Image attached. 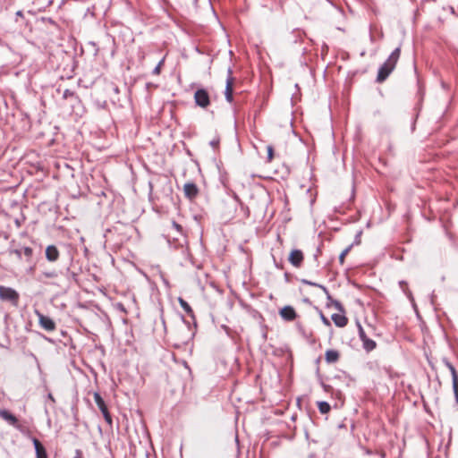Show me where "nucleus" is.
<instances>
[{"instance_id":"1","label":"nucleus","mask_w":458,"mask_h":458,"mask_svg":"<svg viewBox=\"0 0 458 458\" xmlns=\"http://www.w3.org/2000/svg\"><path fill=\"white\" fill-rule=\"evenodd\" d=\"M401 48L396 47L389 55L387 60L379 67L377 76V81L381 83L386 80L391 72L395 68V65L400 58Z\"/></svg>"},{"instance_id":"2","label":"nucleus","mask_w":458,"mask_h":458,"mask_svg":"<svg viewBox=\"0 0 458 458\" xmlns=\"http://www.w3.org/2000/svg\"><path fill=\"white\" fill-rule=\"evenodd\" d=\"M0 418L4 420L9 425L13 426L21 433L26 435L29 432L28 428L20 424L17 418L7 410H0Z\"/></svg>"},{"instance_id":"3","label":"nucleus","mask_w":458,"mask_h":458,"mask_svg":"<svg viewBox=\"0 0 458 458\" xmlns=\"http://www.w3.org/2000/svg\"><path fill=\"white\" fill-rule=\"evenodd\" d=\"M194 101L198 106L207 108L210 105L208 92L204 89H197L194 93Z\"/></svg>"},{"instance_id":"4","label":"nucleus","mask_w":458,"mask_h":458,"mask_svg":"<svg viewBox=\"0 0 458 458\" xmlns=\"http://www.w3.org/2000/svg\"><path fill=\"white\" fill-rule=\"evenodd\" d=\"M0 299L16 304L19 301V293L11 287L0 285Z\"/></svg>"},{"instance_id":"5","label":"nucleus","mask_w":458,"mask_h":458,"mask_svg":"<svg viewBox=\"0 0 458 458\" xmlns=\"http://www.w3.org/2000/svg\"><path fill=\"white\" fill-rule=\"evenodd\" d=\"M94 401L98 407V409L101 411L105 420L107 424L112 425V417L108 411L107 406L106 405L105 401L101 397V395L98 393L94 394Z\"/></svg>"},{"instance_id":"6","label":"nucleus","mask_w":458,"mask_h":458,"mask_svg":"<svg viewBox=\"0 0 458 458\" xmlns=\"http://www.w3.org/2000/svg\"><path fill=\"white\" fill-rule=\"evenodd\" d=\"M227 78H226V84H225V99L232 103L233 100V84H234V78L233 77V72L232 69L229 68L227 71Z\"/></svg>"},{"instance_id":"7","label":"nucleus","mask_w":458,"mask_h":458,"mask_svg":"<svg viewBox=\"0 0 458 458\" xmlns=\"http://www.w3.org/2000/svg\"><path fill=\"white\" fill-rule=\"evenodd\" d=\"M35 313L38 316V323L42 328L48 332L54 331L55 329V323L51 318L43 315L38 310H36Z\"/></svg>"},{"instance_id":"8","label":"nucleus","mask_w":458,"mask_h":458,"mask_svg":"<svg viewBox=\"0 0 458 458\" xmlns=\"http://www.w3.org/2000/svg\"><path fill=\"white\" fill-rule=\"evenodd\" d=\"M445 365L452 376L453 391L454 394L455 403L458 404V372L449 361H445Z\"/></svg>"},{"instance_id":"9","label":"nucleus","mask_w":458,"mask_h":458,"mask_svg":"<svg viewBox=\"0 0 458 458\" xmlns=\"http://www.w3.org/2000/svg\"><path fill=\"white\" fill-rule=\"evenodd\" d=\"M303 259L304 256L301 250H293L288 258L289 262L295 267H300Z\"/></svg>"},{"instance_id":"10","label":"nucleus","mask_w":458,"mask_h":458,"mask_svg":"<svg viewBox=\"0 0 458 458\" xmlns=\"http://www.w3.org/2000/svg\"><path fill=\"white\" fill-rule=\"evenodd\" d=\"M183 192L187 199L192 200L199 195V188L194 182H186L183 185Z\"/></svg>"},{"instance_id":"11","label":"nucleus","mask_w":458,"mask_h":458,"mask_svg":"<svg viewBox=\"0 0 458 458\" xmlns=\"http://www.w3.org/2000/svg\"><path fill=\"white\" fill-rule=\"evenodd\" d=\"M279 314H280L281 318L285 321H293L297 317L295 310L293 309V307H292L290 305H286V306L283 307L280 310Z\"/></svg>"},{"instance_id":"12","label":"nucleus","mask_w":458,"mask_h":458,"mask_svg":"<svg viewBox=\"0 0 458 458\" xmlns=\"http://www.w3.org/2000/svg\"><path fill=\"white\" fill-rule=\"evenodd\" d=\"M46 258L50 262H55L59 259V250L55 245H49L47 247Z\"/></svg>"},{"instance_id":"13","label":"nucleus","mask_w":458,"mask_h":458,"mask_svg":"<svg viewBox=\"0 0 458 458\" xmlns=\"http://www.w3.org/2000/svg\"><path fill=\"white\" fill-rule=\"evenodd\" d=\"M32 442L35 447L37 458H47V451L39 440L33 437Z\"/></svg>"},{"instance_id":"14","label":"nucleus","mask_w":458,"mask_h":458,"mask_svg":"<svg viewBox=\"0 0 458 458\" xmlns=\"http://www.w3.org/2000/svg\"><path fill=\"white\" fill-rule=\"evenodd\" d=\"M332 320L335 325L338 327H344L348 323V318L345 317L344 313H335L331 316Z\"/></svg>"},{"instance_id":"15","label":"nucleus","mask_w":458,"mask_h":458,"mask_svg":"<svg viewBox=\"0 0 458 458\" xmlns=\"http://www.w3.org/2000/svg\"><path fill=\"white\" fill-rule=\"evenodd\" d=\"M325 359L327 363L336 362L339 359V353L335 350H327L325 354Z\"/></svg>"},{"instance_id":"16","label":"nucleus","mask_w":458,"mask_h":458,"mask_svg":"<svg viewBox=\"0 0 458 458\" xmlns=\"http://www.w3.org/2000/svg\"><path fill=\"white\" fill-rule=\"evenodd\" d=\"M362 344L363 348L368 352L374 350L377 346L376 342L369 339V337L363 339Z\"/></svg>"},{"instance_id":"17","label":"nucleus","mask_w":458,"mask_h":458,"mask_svg":"<svg viewBox=\"0 0 458 458\" xmlns=\"http://www.w3.org/2000/svg\"><path fill=\"white\" fill-rule=\"evenodd\" d=\"M318 407L319 411L322 414H326V413L329 412V411L331 409L329 403L327 402H319Z\"/></svg>"},{"instance_id":"18","label":"nucleus","mask_w":458,"mask_h":458,"mask_svg":"<svg viewBox=\"0 0 458 458\" xmlns=\"http://www.w3.org/2000/svg\"><path fill=\"white\" fill-rule=\"evenodd\" d=\"M62 96H63L64 99H69V98H75V99H77L78 98L76 93L73 90H71V89H64L63 91V95Z\"/></svg>"},{"instance_id":"19","label":"nucleus","mask_w":458,"mask_h":458,"mask_svg":"<svg viewBox=\"0 0 458 458\" xmlns=\"http://www.w3.org/2000/svg\"><path fill=\"white\" fill-rule=\"evenodd\" d=\"M179 303L186 313H188V314L192 313V310H191V306L182 298H179Z\"/></svg>"},{"instance_id":"20","label":"nucleus","mask_w":458,"mask_h":458,"mask_svg":"<svg viewBox=\"0 0 458 458\" xmlns=\"http://www.w3.org/2000/svg\"><path fill=\"white\" fill-rule=\"evenodd\" d=\"M352 247V245H349L339 255V262H340L341 265H344V259H345L346 255L349 253V251L351 250Z\"/></svg>"},{"instance_id":"21","label":"nucleus","mask_w":458,"mask_h":458,"mask_svg":"<svg viewBox=\"0 0 458 458\" xmlns=\"http://www.w3.org/2000/svg\"><path fill=\"white\" fill-rule=\"evenodd\" d=\"M164 63H165V57H163V58L159 61V63L157 64V65L154 68V70H153V72H153V74H155V75H159V74H160V72H161V68H162V66H163Z\"/></svg>"},{"instance_id":"22","label":"nucleus","mask_w":458,"mask_h":458,"mask_svg":"<svg viewBox=\"0 0 458 458\" xmlns=\"http://www.w3.org/2000/svg\"><path fill=\"white\" fill-rule=\"evenodd\" d=\"M21 251L23 254L28 258V259H30V258L33 255V250L30 247H24Z\"/></svg>"},{"instance_id":"23","label":"nucleus","mask_w":458,"mask_h":458,"mask_svg":"<svg viewBox=\"0 0 458 458\" xmlns=\"http://www.w3.org/2000/svg\"><path fill=\"white\" fill-rule=\"evenodd\" d=\"M267 161L271 162L274 157V148L272 146L269 145V146H267Z\"/></svg>"},{"instance_id":"24","label":"nucleus","mask_w":458,"mask_h":458,"mask_svg":"<svg viewBox=\"0 0 458 458\" xmlns=\"http://www.w3.org/2000/svg\"><path fill=\"white\" fill-rule=\"evenodd\" d=\"M359 336L361 341L368 337L364 332L363 327L360 325H359Z\"/></svg>"},{"instance_id":"25","label":"nucleus","mask_w":458,"mask_h":458,"mask_svg":"<svg viewBox=\"0 0 458 458\" xmlns=\"http://www.w3.org/2000/svg\"><path fill=\"white\" fill-rule=\"evenodd\" d=\"M43 275L47 277V278H55L57 276V273L55 271H51V272H44Z\"/></svg>"},{"instance_id":"26","label":"nucleus","mask_w":458,"mask_h":458,"mask_svg":"<svg viewBox=\"0 0 458 458\" xmlns=\"http://www.w3.org/2000/svg\"><path fill=\"white\" fill-rule=\"evenodd\" d=\"M16 255V257L20 259L21 258V250H13L10 251Z\"/></svg>"},{"instance_id":"27","label":"nucleus","mask_w":458,"mask_h":458,"mask_svg":"<svg viewBox=\"0 0 458 458\" xmlns=\"http://www.w3.org/2000/svg\"><path fill=\"white\" fill-rule=\"evenodd\" d=\"M320 318H321V320L322 322L326 325V326H330V322L328 320L327 318H326L322 313L320 315Z\"/></svg>"},{"instance_id":"28","label":"nucleus","mask_w":458,"mask_h":458,"mask_svg":"<svg viewBox=\"0 0 458 458\" xmlns=\"http://www.w3.org/2000/svg\"><path fill=\"white\" fill-rule=\"evenodd\" d=\"M73 458H83V454L80 449L75 450V454Z\"/></svg>"},{"instance_id":"29","label":"nucleus","mask_w":458,"mask_h":458,"mask_svg":"<svg viewBox=\"0 0 458 458\" xmlns=\"http://www.w3.org/2000/svg\"><path fill=\"white\" fill-rule=\"evenodd\" d=\"M173 226L179 232L182 230V226L175 222H173Z\"/></svg>"},{"instance_id":"30","label":"nucleus","mask_w":458,"mask_h":458,"mask_svg":"<svg viewBox=\"0 0 458 458\" xmlns=\"http://www.w3.org/2000/svg\"><path fill=\"white\" fill-rule=\"evenodd\" d=\"M210 144H211V146H212V147H214V148H215V147H216V146H217V144H218V140H212V141L210 142Z\"/></svg>"},{"instance_id":"31","label":"nucleus","mask_w":458,"mask_h":458,"mask_svg":"<svg viewBox=\"0 0 458 458\" xmlns=\"http://www.w3.org/2000/svg\"><path fill=\"white\" fill-rule=\"evenodd\" d=\"M335 307H336L338 310H342V306H341L340 302L335 301Z\"/></svg>"},{"instance_id":"32","label":"nucleus","mask_w":458,"mask_h":458,"mask_svg":"<svg viewBox=\"0 0 458 458\" xmlns=\"http://www.w3.org/2000/svg\"><path fill=\"white\" fill-rule=\"evenodd\" d=\"M16 15H17V16H22V12H21V11H18V12L16 13Z\"/></svg>"},{"instance_id":"33","label":"nucleus","mask_w":458,"mask_h":458,"mask_svg":"<svg viewBox=\"0 0 458 458\" xmlns=\"http://www.w3.org/2000/svg\"><path fill=\"white\" fill-rule=\"evenodd\" d=\"M149 191H150V193L152 192V185L151 184H150Z\"/></svg>"}]
</instances>
